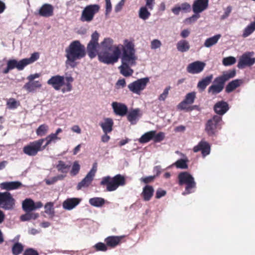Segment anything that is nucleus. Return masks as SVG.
Returning <instances> with one entry per match:
<instances>
[{"label":"nucleus","mask_w":255,"mask_h":255,"mask_svg":"<svg viewBox=\"0 0 255 255\" xmlns=\"http://www.w3.org/2000/svg\"><path fill=\"white\" fill-rule=\"evenodd\" d=\"M113 43V40L110 38H106L101 42L98 53L100 62L106 64H113L118 61L123 45H114Z\"/></svg>","instance_id":"nucleus-1"},{"label":"nucleus","mask_w":255,"mask_h":255,"mask_svg":"<svg viewBox=\"0 0 255 255\" xmlns=\"http://www.w3.org/2000/svg\"><path fill=\"white\" fill-rule=\"evenodd\" d=\"M133 43L126 39L122 48L123 54L121 57L122 64L119 67L120 73L125 77H129L132 75L133 70L132 66L136 65L137 57L135 54Z\"/></svg>","instance_id":"nucleus-2"},{"label":"nucleus","mask_w":255,"mask_h":255,"mask_svg":"<svg viewBox=\"0 0 255 255\" xmlns=\"http://www.w3.org/2000/svg\"><path fill=\"white\" fill-rule=\"evenodd\" d=\"M65 52L67 58L66 65L72 68L76 66V60L83 58L86 55L84 46L78 40L72 42L65 49Z\"/></svg>","instance_id":"nucleus-3"},{"label":"nucleus","mask_w":255,"mask_h":255,"mask_svg":"<svg viewBox=\"0 0 255 255\" xmlns=\"http://www.w3.org/2000/svg\"><path fill=\"white\" fill-rule=\"evenodd\" d=\"M74 81V78L71 76L64 77L59 75L52 76L47 82V84L51 86L55 90L60 89L63 93L70 92L72 90L71 83Z\"/></svg>","instance_id":"nucleus-4"},{"label":"nucleus","mask_w":255,"mask_h":255,"mask_svg":"<svg viewBox=\"0 0 255 255\" xmlns=\"http://www.w3.org/2000/svg\"><path fill=\"white\" fill-rule=\"evenodd\" d=\"M39 57L38 52H34L31 55L29 58L23 59L19 61L15 59L9 60L7 62V67L3 70L2 73L7 74L10 70L16 68L18 70H22L24 68L36 61Z\"/></svg>","instance_id":"nucleus-5"},{"label":"nucleus","mask_w":255,"mask_h":255,"mask_svg":"<svg viewBox=\"0 0 255 255\" xmlns=\"http://www.w3.org/2000/svg\"><path fill=\"white\" fill-rule=\"evenodd\" d=\"M222 118L218 115H215L208 120L205 125V130L209 136L216 135L219 129L222 128Z\"/></svg>","instance_id":"nucleus-6"},{"label":"nucleus","mask_w":255,"mask_h":255,"mask_svg":"<svg viewBox=\"0 0 255 255\" xmlns=\"http://www.w3.org/2000/svg\"><path fill=\"white\" fill-rule=\"evenodd\" d=\"M179 184L180 185L186 184L185 191L183 195L190 194L194 191L196 187V183L193 177L187 172H182L178 175Z\"/></svg>","instance_id":"nucleus-7"},{"label":"nucleus","mask_w":255,"mask_h":255,"mask_svg":"<svg viewBox=\"0 0 255 255\" xmlns=\"http://www.w3.org/2000/svg\"><path fill=\"white\" fill-rule=\"evenodd\" d=\"M44 141V139H39L30 142L29 144L24 146L23 152L25 154L30 156H35L39 151L45 149L44 147L42 146Z\"/></svg>","instance_id":"nucleus-8"},{"label":"nucleus","mask_w":255,"mask_h":255,"mask_svg":"<svg viewBox=\"0 0 255 255\" xmlns=\"http://www.w3.org/2000/svg\"><path fill=\"white\" fill-rule=\"evenodd\" d=\"M99 10L100 6L98 4H94L87 5L82 11L80 20L82 22H91Z\"/></svg>","instance_id":"nucleus-9"},{"label":"nucleus","mask_w":255,"mask_h":255,"mask_svg":"<svg viewBox=\"0 0 255 255\" xmlns=\"http://www.w3.org/2000/svg\"><path fill=\"white\" fill-rule=\"evenodd\" d=\"M149 82V79L148 77L140 78L129 84L128 87L130 92L139 95Z\"/></svg>","instance_id":"nucleus-10"},{"label":"nucleus","mask_w":255,"mask_h":255,"mask_svg":"<svg viewBox=\"0 0 255 255\" xmlns=\"http://www.w3.org/2000/svg\"><path fill=\"white\" fill-rule=\"evenodd\" d=\"M99 34L97 31H95L91 35V39L87 46V50L89 56L93 59L96 57L99 53L97 48L99 46L98 42Z\"/></svg>","instance_id":"nucleus-11"},{"label":"nucleus","mask_w":255,"mask_h":255,"mask_svg":"<svg viewBox=\"0 0 255 255\" xmlns=\"http://www.w3.org/2000/svg\"><path fill=\"white\" fill-rule=\"evenodd\" d=\"M255 63V53L253 51L246 52L240 57L237 66L239 69H243L246 67H251Z\"/></svg>","instance_id":"nucleus-12"},{"label":"nucleus","mask_w":255,"mask_h":255,"mask_svg":"<svg viewBox=\"0 0 255 255\" xmlns=\"http://www.w3.org/2000/svg\"><path fill=\"white\" fill-rule=\"evenodd\" d=\"M14 206V199L8 192H0V207L6 210H11Z\"/></svg>","instance_id":"nucleus-13"},{"label":"nucleus","mask_w":255,"mask_h":255,"mask_svg":"<svg viewBox=\"0 0 255 255\" xmlns=\"http://www.w3.org/2000/svg\"><path fill=\"white\" fill-rule=\"evenodd\" d=\"M125 184V178L121 174H118L112 178L111 183L107 187V190L108 191H115L119 186H123Z\"/></svg>","instance_id":"nucleus-14"},{"label":"nucleus","mask_w":255,"mask_h":255,"mask_svg":"<svg viewBox=\"0 0 255 255\" xmlns=\"http://www.w3.org/2000/svg\"><path fill=\"white\" fill-rule=\"evenodd\" d=\"M96 170V167L95 168V166H93L85 177L78 183L77 187L78 190H80L83 187H87L90 185L95 175Z\"/></svg>","instance_id":"nucleus-15"},{"label":"nucleus","mask_w":255,"mask_h":255,"mask_svg":"<svg viewBox=\"0 0 255 255\" xmlns=\"http://www.w3.org/2000/svg\"><path fill=\"white\" fill-rule=\"evenodd\" d=\"M195 98L196 93L195 92L188 93L185 96L184 100L178 105V109L180 110L187 109L188 106L192 104L194 102Z\"/></svg>","instance_id":"nucleus-16"},{"label":"nucleus","mask_w":255,"mask_h":255,"mask_svg":"<svg viewBox=\"0 0 255 255\" xmlns=\"http://www.w3.org/2000/svg\"><path fill=\"white\" fill-rule=\"evenodd\" d=\"M205 63L199 61H196L189 64L187 67V71L188 73L195 74L201 73L204 69L205 67Z\"/></svg>","instance_id":"nucleus-17"},{"label":"nucleus","mask_w":255,"mask_h":255,"mask_svg":"<svg viewBox=\"0 0 255 255\" xmlns=\"http://www.w3.org/2000/svg\"><path fill=\"white\" fill-rule=\"evenodd\" d=\"M209 0H196L192 5V9L194 13L199 14L205 9L208 6Z\"/></svg>","instance_id":"nucleus-18"},{"label":"nucleus","mask_w":255,"mask_h":255,"mask_svg":"<svg viewBox=\"0 0 255 255\" xmlns=\"http://www.w3.org/2000/svg\"><path fill=\"white\" fill-rule=\"evenodd\" d=\"M200 150L202 151V155L204 157L209 155L210 153V145L209 143L204 140H202L193 148L194 152H197Z\"/></svg>","instance_id":"nucleus-19"},{"label":"nucleus","mask_w":255,"mask_h":255,"mask_svg":"<svg viewBox=\"0 0 255 255\" xmlns=\"http://www.w3.org/2000/svg\"><path fill=\"white\" fill-rule=\"evenodd\" d=\"M112 107L114 113L117 115L123 117L128 113L127 106L123 103L114 102L112 103Z\"/></svg>","instance_id":"nucleus-20"},{"label":"nucleus","mask_w":255,"mask_h":255,"mask_svg":"<svg viewBox=\"0 0 255 255\" xmlns=\"http://www.w3.org/2000/svg\"><path fill=\"white\" fill-rule=\"evenodd\" d=\"M81 199L78 198H71L65 200L62 204L63 208L70 211L75 208L81 202Z\"/></svg>","instance_id":"nucleus-21"},{"label":"nucleus","mask_w":255,"mask_h":255,"mask_svg":"<svg viewBox=\"0 0 255 255\" xmlns=\"http://www.w3.org/2000/svg\"><path fill=\"white\" fill-rule=\"evenodd\" d=\"M141 116L142 112L139 109H132L129 112L128 115V120L131 124L135 125Z\"/></svg>","instance_id":"nucleus-22"},{"label":"nucleus","mask_w":255,"mask_h":255,"mask_svg":"<svg viewBox=\"0 0 255 255\" xmlns=\"http://www.w3.org/2000/svg\"><path fill=\"white\" fill-rule=\"evenodd\" d=\"M229 109L228 104L224 101L217 102L214 107V110L215 113L220 116L224 115Z\"/></svg>","instance_id":"nucleus-23"},{"label":"nucleus","mask_w":255,"mask_h":255,"mask_svg":"<svg viewBox=\"0 0 255 255\" xmlns=\"http://www.w3.org/2000/svg\"><path fill=\"white\" fill-rule=\"evenodd\" d=\"M53 10L54 7L51 4L45 3L40 8L38 13L40 16L48 17L53 15Z\"/></svg>","instance_id":"nucleus-24"},{"label":"nucleus","mask_w":255,"mask_h":255,"mask_svg":"<svg viewBox=\"0 0 255 255\" xmlns=\"http://www.w3.org/2000/svg\"><path fill=\"white\" fill-rule=\"evenodd\" d=\"M216 78L214 81V83L208 89V92L212 95H215L220 93L224 87V85Z\"/></svg>","instance_id":"nucleus-25"},{"label":"nucleus","mask_w":255,"mask_h":255,"mask_svg":"<svg viewBox=\"0 0 255 255\" xmlns=\"http://www.w3.org/2000/svg\"><path fill=\"white\" fill-rule=\"evenodd\" d=\"M41 87L42 84L38 81H29L23 86V88L28 93H33L37 89H40Z\"/></svg>","instance_id":"nucleus-26"},{"label":"nucleus","mask_w":255,"mask_h":255,"mask_svg":"<svg viewBox=\"0 0 255 255\" xmlns=\"http://www.w3.org/2000/svg\"><path fill=\"white\" fill-rule=\"evenodd\" d=\"M123 238V236H109L105 239V242L107 246L113 248L120 244Z\"/></svg>","instance_id":"nucleus-27"},{"label":"nucleus","mask_w":255,"mask_h":255,"mask_svg":"<svg viewBox=\"0 0 255 255\" xmlns=\"http://www.w3.org/2000/svg\"><path fill=\"white\" fill-rule=\"evenodd\" d=\"M114 123L112 119L110 118H106L103 122L100 124L103 132L105 133H108L111 132L113 130V126Z\"/></svg>","instance_id":"nucleus-28"},{"label":"nucleus","mask_w":255,"mask_h":255,"mask_svg":"<svg viewBox=\"0 0 255 255\" xmlns=\"http://www.w3.org/2000/svg\"><path fill=\"white\" fill-rule=\"evenodd\" d=\"M236 71L235 70H229L224 72L223 75L221 76L217 77L218 80L220 81L224 85L225 83L228 81L229 79L234 78L236 76Z\"/></svg>","instance_id":"nucleus-29"},{"label":"nucleus","mask_w":255,"mask_h":255,"mask_svg":"<svg viewBox=\"0 0 255 255\" xmlns=\"http://www.w3.org/2000/svg\"><path fill=\"white\" fill-rule=\"evenodd\" d=\"M21 185V183L18 181L5 182L0 184L1 189L5 190H14L18 188Z\"/></svg>","instance_id":"nucleus-30"},{"label":"nucleus","mask_w":255,"mask_h":255,"mask_svg":"<svg viewBox=\"0 0 255 255\" xmlns=\"http://www.w3.org/2000/svg\"><path fill=\"white\" fill-rule=\"evenodd\" d=\"M190 48L189 42L185 39L180 40L176 44V48L179 52H187Z\"/></svg>","instance_id":"nucleus-31"},{"label":"nucleus","mask_w":255,"mask_h":255,"mask_svg":"<svg viewBox=\"0 0 255 255\" xmlns=\"http://www.w3.org/2000/svg\"><path fill=\"white\" fill-rule=\"evenodd\" d=\"M213 75H209L200 81L197 84V88L201 92L204 91L206 87L209 85L213 79Z\"/></svg>","instance_id":"nucleus-32"},{"label":"nucleus","mask_w":255,"mask_h":255,"mask_svg":"<svg viewBox=\"0 0 255 255\" xmlns=\"http://www.w3.org/2000/svg\"><path fill=\"white\" fill-rule=\"evenodd\" d=\"M242 83V80L240 79H236L233 80L228 84L226 87V91L227 93H230L239 87Z\"/></svg>","instance_id":"nucleus-33"},{"label":"nucleus","mask_w":255,"mask_h":255,"mask_svg":"<svg viewBox=\"0 0 255 255\" xmlns=\"http://www.w3.org/2000/svg\"><path fill=\"white\" fill-rule=\"evenodd\" d=\"M181 155L183 158L177 160L174 163V165L177 168L187 169L188 168L187 162H188V159L184 154L181 153Z\"/></svg>","instance_id":"nucleus-34"},{"label":"nucleus","mask_w":255,"mask_h":255,"mask_svg":"<svg viewBox=\"0 0 255 255\" xmlns=\"http://www.w3.org/2000/svg\"><path fill=\"white\" fill-rule=\"evenodd\" d=\"M153 188L152 186L147 185L143 189L141 193L145 201H149L153 195Z\"/></svg>","instance_id":"nucleus-35"},{"label":"nucleus","mask_w":255,"mask_h":255,"mask_svg":"<svg viewBox=\"0 0 255 255\" xmlns=\"http://www.w3.org/2000/svg\"><path fill=\"white\" fill-rule=\"evenodd\" d=\"M22 209L25 212L34 210V201L31 199H26L22 202Z\"/></svg>","instance_id":"nucleus-36"},{"label":"nucleus","mask_w":255,"mask_h":255,"mask_svg":"<svg viewBox=\"0 0 255 255\" xmlns=\"http://www.w3.org/2000/svg\"><path fill=\"white\" fill-rule=\"evenodd\" d=\"M255 20L248 25L244 29L242 36L243 37H247L255 31Z\"/></svg>","instance_id":"nucleus-37"},{"label":"nucleus","mask_w":255,"mask_h":255,"mask_svg":"<svg viewBox=\"0 0 255 255\" xmlns=\"http://www.w3.org/2000/svg\"><path fill=\"white\" fill-rule=\"evenodd\" d=\"M221 37V35L220 34H217L211 37L207 38L204 42V46L206 47L209 48L214 45L218 42Z\"/></svg>","instance_id":"nucleus-38"},{"label":"nucleus","mask_w":255,"mask_h":255,"mask_svg":"<svg viewBox=\"0 0 255 255\" xmlns=\"http://www.w3.org/2000/svg\"><path fill=\"white\" fill-rule=\"evenodd\" d=\"M43 139L44 140L46 141L45 144L43 146L44 148H45L46 147L50 144L52 143H56L57 141L60 140L61 138L58 137V136L55 133H51Z\"/></svg>","instance_id":"nucleus-39"},{"label":"nucleus","mask_w":255,"mask_h":255,"mask_svg":"<svg viewBox=\"0 0 255 255\" xmlns=\"http://www.w3.org/2000/svg\"><path fill=\"white\" fill-rule=\"evenodd\" d=\"M155 133V130H151L143 134L138 141L141 143H146L153 139V136Z\"/></svg>","instance_id":"nucleus-40"},{"label":"nucleus","mask_w":255,"mask_h":255,"mask_svg":"<svg viewBox=\"0 0 255 255\" xmlns=\"http://www.w3.org/2000/svg\"><path fill=\"white\" fill-rule=\"evenodd\" d=\"M89 202L93 206L101 207L105 204V200L101 197H94L90 199Z\"/></svg>","instance_id":"nucleus-41"},{"label":"nucleus","mask_w":255,"mask_h":255,"mask_svg":"<svg viewBox=\"0 0 255 255\" xmlns=\"http://www.w3.org/2000/svg\"><path fill=\"white\" fill-rule=\"evenodd\" d=\"M24 215L20 216V218L22 221H27L30 220H35L39 217V214L31 212H26Z\"/></svg>","instance_id":"nucleus-42"},{"label":"nucleus","mask_w":255,"mask_h":255,"mask_svg":"<svg viewBox=\"0 0 255 255\" xmlns=\"http://www.w3.org/2000/svg\"><path fill=\"white\" fill-rule=\"evenodd\" d=\"M49 126L46 124H42L39 126L36 130V133L38 136H43L48 132Z\"/></svg>","instance_id":"nucleus-43"},{"label":"nucleus","mask_w":255,"mask_h":255,"mask_svg":"<svg viewBox=\"0 0 255 255\" xmlns=\"http://www.w3.org/2000/svg\"><path fill=\"white\" fill-rule=\"evenodd\" d=\"M150 15V12L148 10L146 6H142L139 8L138 16L140 19L143 20H147L148 19Z\"/></svg>","instance_id":"nucleus-44"},{"label":"nucleus","mask_w":255,"mask_h":255,"mask_svg":"<svg viewBox=\"0 0 255 255\" xmlns=\"http://www.w3.org/2000/svg\"><path fill=\"white\" fill-rule=\"evenodd\" d=\"M70 167V165L66 164L63 161H59L56 168L57 170L63 173H67Z\"/></svg>","instance_id":"nucleus-45"},{"label":"nucleus","mask_w":255,"mask_h":255,"mask_svg":"<svg viewBox=\"0 0 255 255\" xmlns=\"http://www.w3.org/2000/svg\"><path fill=\"white\" fill-rule=\"evenodd\" d=\"M45 212L46 214L53 217L54 215V203L51 202L47 203L44 206Z\"/></svg>","instance_id":"nucleus-46"},{"label":"nucleus","mask_w":255,"mask_h":255,"mask_svg":"<svg viewBox=\"0 0 255 255\" xmlns=\"http://www.w3.org/2000/svg\"><path fill=\"white\" fill-rule=\"evenodd\" d=\"M6 105L9 109H15L19 105V103L13 98H10L7 100Z\"/></svg>","instance_id":"nucleus-47"},{"label":"nucleus","mask_w":255,"mask_h":255,"mask_svg":"<svg viewBox=\"0 0 255 255\" xmlns=\"http://www.w3.org/2000/svg\"><path fill=\"white\" fill-rule=\"evenodd\" d=\"M65 177V175H58L50 179H45V182L47 185H51L55 183L58 180H63Z\"/></svg>","instance_id":"nucleus-48"},{"label":"nucleus","mask_w":255,"mask_h":255,"mask_svg":"<svg viewBox=\"0 0 255 255\" xmlns=\"http://www.w3.org/2000/svg\"><path fill=\"white\" fill-rule=\"evenodd\" d=\"M23 249V247L21 244L19 243H16L12 248V253L14 255H18L22 252Z\"/></svg>","instance_id":"nucleus-49"},{"label":"nucleus","mask_w":255,"mask_h":255,"mask_svg":"<svg viewBox=\"0 0 255 255\" xmlns=\"http://www.w3.org/2000/svg\"><path fill=\"white\" fill-rule=\"evenodd\" d=\"M80 169V165L77 161H74L70 171V174L72 176L77 175Z\"/></svg>","instance_id":"nucleus-50"},{"label":"nucleus","mask_w":255,"mask_h":255,"mask_svg":"<svg viewBox=\"0 0 255 255\" xmlns=\"http://www.w3.org/2000/svg\"><path fill=\"white\" fill-rule=\"evenodd\" d=\"M236 59L234 57L229 56L224 58L223 60V64L225 66H230L235 64Z\"/></svg>","instance_id":"nucleus-51"},{"label":"nucleus","mask_w":255,"mask_h":255,"mask_svg":"<svg viewBox=\"0 0 255 255\" xmlns=\"http://www.w3.org/2000/svg\"><path fill=\"white\" fill-rule=\"evenodd\" d=\"M171 87L170 86H168L164 89L162 93H161L158 98V99L159 101H164L165 100V99L168 97L169 91Z\"/></svg>","instance_id":"nucleus-52"},{"label":"nucleus","mask_w":255,"mask_h":255,"mask_svg":"<svg viewBox=\"0 0 255 255\" xmlns=\"http://www.w3.org/2000/svg\"><path fill=\"white\" fill-rule=\"evenodd\" d=\"M200 17L199 14L195 13L191 17L186 18L185 20V22L186 23L190 24L194 22H195Z\"/></svg>","instance_id":"nucleus-53"},{"label":"nucleus","mask_w":255,"mask_h":255,"mask_svg":"<svg viewBox=\"0 0 255 255\" xmlns=\"http://www.w3.org/2000/svg\"><path fill=\"white\" fill-rule=\"evenodd\" d=\"M94 248L97 251L105 252L107 250V246L103 243L100 242L94 246Z\"/></svg>","instance_id":"nucleus-54"},{"label":"nucleus","mask_w":255,"mask_h":255,"mask_svg":"<svg viewBox=\"0 0 255 255\" xmlns=\"http://www.w3.org/2000/svg\"><path fill=\"white\" fill-rule=\"evenodd\" d=\"M162 44L160 40L158 39H153L151 42L150 48L151 49H156L161 47Z\"/></svg>","instance_id":"nucleus-55"},{"label":"nucleus","mask_w":255,"mask_h":255,"mask_svg":"<svg viewBox=\"0 0 255 255\" xmlns=\"http://www.w3.org/2000/svg\"><path fill=\"white\" fill-rule=\"evenodd\" d=\"M164 138V134L163 132H160L156 134L154 133V135L153 136V139L154 142H158L162 141Z\"/></svg>","instance_id":"nucleus-56"},{"label":"nucleus","mask_w":255,"mask_h":255,"mask_svg":"<svg viewBox=\"0 0 255 255\" xmlns=\"http://www.w3.org/2000/svg\"><path fill=\"white\" fill-rule=\"evenodd\" d=\"M111 178L110 176H106L102 178L101 182V185H107V188L108 187L109 184L111 183Z\"/></svg>","instance_id":"nucleus-57"},{"label":"nucleus","mask_w":255,"mask_h":255,"mask_svg":"<svg viewBox=\"0 0 255 255\" xmlns=\"http://www.w3.org/2000/svg\"><path fill=\"white\" fill-rule=\"evenodd\" d=\"M106 1V14L108 15L112 10V4L110 0H105Z\"/></svg>","instance_id":"nucleus-58"},{"label":"nucleus","mask_w":255,"mask_h":255,"mask_svg":"<svg viewBox=\"0 0 255 255\" xmlns=\"http://www.w3.org/2000/svg\"><path fill=\"white\" fill-rule=\"evenodd\" d=\"M231 11H232V7L230 6H228L225 9L224 14L223 15H222L221 19H226V18H227L229 16Z\"/></svg>","instance_id":"nucleus-59"},{"label":"nucleus","mask_w":255,"mask_h":255,"mask_svg":"<svg viewBox=\"0 0 255 255\" xmlns=\"http://www.w3.org/2000/svg\"><path fill=\"white\" fill-rule=\"evenodd\" d=\"M125 2V0H121L115 6V10L116 12H118L121 10Z\"/></svg>","instance_id":"nucleus-60"},{"label":"nucleus","mask_w":255,"mask_h":255,"mask_svg":"<svg viewBox=\"0 0 255 255\" xmlns=\"http://www.w3.org/2000/svg\"><path fill=\"white\" fill-rule=\"evenodd\" d=\"M180 7L181 10L186 11L190 9L191 6L189 3L184 2L182 3Z\"/></svg>","instance_id":"nucleus-61"},{"label":"nucleus","mask_w":255,"mask_h":255,"mask_svg":"<svg viewBox=\"0 0 255 255\" xmlns=\"http://www.w3.org/2000/svg\"><path fill=\"white\" fill-rule=\"evenodd\" d=\"M166 194V191L162 189H158L157 190L156 193V198L157 199L160 198L161 197L165 196Z\"/></svg>","instance_id":"nucleus-62"},{"label":"nucleus","mask_w":255,"mask_h":255,"mask_svg":"<svg viewBox=\"0 0 255 255\" xmlns=\"http://www.w3.org/2000/svg\"><path fill=\"white\" fill-rule=\"evenodd\" d=\"M24 255H38L37 251L34 250L32 249H29L25 251L24 253Z\"/></svg>","instance_id":"nucleus-63"},{"label":"nucleus","mask_w":255,"mask_h":255,"mask_svg":"<svg viewBox=\"0 0 255 255\" xmlns=\"http://www.w3.org/2000/svg\"><path fill=\"white\" fill-rule=\"evenodd\" d=\"M190 33V30L187 29H185L183 30L181 32L180 35L182 38H185L189 36Z\"/></svg>","instance_id":"nucleus-64"}]
</instances>
